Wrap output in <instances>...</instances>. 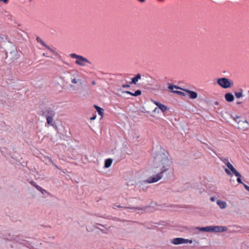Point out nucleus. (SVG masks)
<instances>
[{"label":"nucleus","instance_id":"31","mask_svg":"<svg viewBox=\"0 0 249 249\" xmlns=\"http://www.w3.org/2000/svg\"><path fill=\"white\" fill-rule=\"evenodd\" d=\"M71 82L73 84H75L77 82V80H76V79H73L72 80H71Z\"/></svg>","mask_w":249,"mask_h":249},{"label":"nucleus","instance_id":"13","mask_svg":"<svg viewBox=\"0 0 249 249\" xmlns=\"http://www.w3.org/2000/svg\"><path fill=\"white\" fill-rule=\"evenodd\" d=\"M212 226H208L206 227H196V229L199 230V231H206V232H209V231H212Z\"/></svg>","mask_w":249,"mask_h":249},{"label":"nucleus","instance_id":"37","mask_svg":"<svg viewBox=\"0 0 249 249\" xmlns=\"http://www.w3.org/2000/svg\"><path fill=\"white\" fill-rule=\"evenodd\" d=\"M96 118V115H94L93 117H92L90 119L91 120H94Z\"/></svg>","mask_w":249,"mask_h":249},{"label":"nucleus","instance_id":"41","mask_svg":"<svg viewBox=\"0 0 249 249\" xmlns=\"http://www.w3.org/2000/svg\"><path fill=\"white\" fill-rule=\"evenodd\" d=\"M157 107H156V108H155V109H154V111H157Z\"/></svg>","mask_w":249,"mask_h":249},{"label":"nucleus","instance_id":"36","mask_svg":"<svg viewBox=\"0 0 249 249\" xmlns=\"http://www.w3.org/2000/svg\"><path fill=\"white\" fill-rule=\"evenodd\" d=\"M39 191H40L42 194H43L44 192H46V191L42 188V189L39 190Z\"/></svg>","mask_w":249,"mask_h":249},{"label":"nucleus","instance_id":"23","mask_svg":"<svg viewBox=\"0 0 249 249\" xmlns=\"http://www.w3.org/2000/svg\"><path fill=\"white\" fill-rule=\"evenodd\" d=\"M183 240L184 241H183V244H185V243H188L191 244L192 243V240H188V239H186L183 238Z\"/></svg>","mask_w":249,"mask_h":249},{"label":"nucleus","instance_id":"8","mask_svg":"<svg viewBox=\"0 0 249 249\" xmlns=\"http://www.w3.org/2000/svg\"><path fill=\"white\" fill-rule=\"evenodd\" d=\"M213 232H224L227 230V228L224 226H212Z\"/></svg>","mask_w":249,"mask_h":249},{"label":"nucleus","instance_id":"27","mask_svg":"<svg viewBox=\"0 0 249 249\" xmlns=\"http://www.w3.org/2000/svg\"><path fill=\"white\" fill-rule=\"evenodd\" d=\"M244 188L246 189V190L248 191L249 192V186L245 184H243Z\"/></svg>","mask_w":249,"mask_h":249},{"label":"nucleus","instance_id":"29","mask_svg":"<svg viewBox=\"0 0 249 249\" xmlns=\"http://www.w3.org/2000/svg\"><path fill=\"white\" fill-rule=\"evenodd\" d=\"M129 87H130L129 85H128V84H123L122 85V87L124 88H129Z\"/></svg>","mask_w":249,"mask_h":249},{"label":"nucleus","instance_id":"2","mask_svg":"<svg viewBox=\"0 0 249 249\" xmlns=\"http://www.w3.org/2000/svg\"><path fill=\"white\" fill-rule=\"evenodd\" d=\"M39 114L46 118L47 124L54 126L53 118L56 113L53 107H47L44 110H41Z\"/></svg>","mask_w":249,"mask_h":249},{"label":"nucleus","instance_id":"4","mask_svg":"<svg viewBox=\"0 0 249 249\" xmlns=\"http://www.w3.org/2000/svg\"><path fill=\"white\" fill-rule=\"evenodd\" d=\"M217 83L224 89L229 88L233 85L232 81L225 77L218 78L217 80Z\"/></svg>","mask_w":249,"mask_h":249},{"label":"nucleus","instance_id":"38","mask_svg":"<svg viewBox=\"0 0 249 249\" xmlns=\"http://www.w3.org/2000/svg\"><path fill=\"white\" fill-rule=\"evenodd\" d=\"M114 206L115 207H119V208H123L122 206H121L120 205H115ZM124 208H125L126 207H124Z\"/></svg>","mask_w":249,"mask_h":249},{"label":"nucleus","instance_id":"18","mask_svg":"<svg viewBox=\"0 0 249 249\" xmlns=\"http://www.w3.org/2000/svg\"><path fill=\"white\" fill-rule=\"evenodd\" d=\"M112 162V160L111 159H107L105 160V168H108L110 166Z\"/></svg>","mask_w":249,"mask_h":249},{"label":"nucleus","instance_id":"42","mask_svg":"<svg viewBox=\"0 0 249 249\" xmlns=\"http://www.w3.org/2000/svg\"><path fill=\"white\" fill-rule=\"evenodd\" d=\"M95 83V82L94 81H93L92 82V84L94 85Z\"/></svg>","mask_w":249,"mask_h":249},{"label":"nucleus","instance_id":"9","mask_svg":"<svg viewBox=\"0 0 249 249\" xmlns=\"http://www.w3.org/2000/svg\"><path fill=\"white\" fill-rule=\"evenodd\" d=\"M184 91L189 94V97L191 99H194L196 98L197 97V94L196 92L191 91L189 89H185Z\"/></svg>","mask_w":249,"mask_h":249},{"label":"nucleus","instance_id":"39","mask_svg":"<svg viewBox=\"0 0 249 249\" xmlns=\"http://www.w3.org/2000/svg\"><path fill=\"white\" fill-rule=\"evenodd\" d=\"M138 0L141 2H143L145 1V0Z\"/></svg>","mask_w":249,"mask_h":249},{"label":"nucleus","instance_id":"21","mask_svg":"<svg viewBox=\"0 0 249 249\" xmlns=\"http://www.w3.org/2000/svg\"><path fill=\"white\" fill-rule=\"evenodd\" d=\"M233 119L238 124H239L240 122V121L239 120V119L240 118L239 116H235V117L232 116Z\"/></svg>","mask_w":249,"mask_h":249},{"label":"nucleus","instance_id":"32","mask_svg":"<svg viewBox=\"0 0 249 249\" xmlns=\"http://www.w3.org/2000/svg\"><path fill=\"white\" fill-rule=\"evenodd\" d=\"M9 0H0V1H2L4 3H7Z\"/></svg>","mask_w":249,"mask_h":249},{"label":"nucleus","instance_id":"10","mask_svg":"<svg viewBox=\"0 0 249 249\" xmlns=\"http://www.w3.org/2000/svg\"><path fill=\"white\" fill-rule=\"evenodd\" d=\"M233 174L237 177V181L238 182V183H240V184H244L242 180H241V174L235 169V170H233V171H231Z\"/></svg>","mask_w":249,"mask_h":249},{"label":"nucleus","instance_id":"25","mask_svg":"<svg viewBox=\"0 0 249 249\" xmlns=\"http://www.w3.org/2000/svg\"><path fill=\"white\" fill-rule=\"evenodd\" d=\"M225 171L228 175H231V172L229 169L226 168L225 169Z\"/></svg>","mask_w":249,"mask_h":249},{"label":"nucleus","instance_id":"24","mask_svg":"<svg viewBox=\"0 0 249 249\" xmlns=\"http://www.w3.org/2000/svg\"><path fill=\"white\" fill-rule=\"evenodd\" d=\"M151 101L155 104L158 107H159L161 103L156 101H155L153 99L151 100Z\"/></svg>","mask_w":249,"mask_h":249},{"label":"nucleus","instance_id":"3","mask_svg":"<svg viewBox=\"0 0 249 249\" xmlns=\"http://www.w3.org/2000/svg\"><path fill=\"white\" fill-rule=\"evenodd\" d=\"M70 57L72 58H76L75 64L80 66H85L86 63L91 64V62L86 58L82 55H77L72 53L70 54Z\"/></svg>","mask_w":249,"mask_h":249},{"label":"nucleus","instance_id":"15","mask_svg":"<svg viewBox=\"0 0 249 249\" xmlns=\"http://www.w3.org/2000/svg\"><path fill=\"white\" fill-rule=\"evenodd\" d=\"M217 204L221 209H225L227 206L226 202L218 200L217 201Z\"/></svg>","mask_w":249,"mask_h":249},{"label":"nucleus","instance_id":"1","mask_svg":"<svg viewBox=\"0 0 249 249\" xmlns=\"http://www.w3.org/2000/svg\"><path fill=\"white\" fill-rule=\"evenodd\" d=\"M155 161L156 162H160V173L162 174L168 171L173 164L171 159L164 154L157 155L155 158Z\"/></svg>","mask_w":249,"mask_h":249},{"label":"nucleus","instance_id":"19","mask_svg":"<svg viewBox=\"0 0 249 249\" xmlns=\"http://www.w3.org/2000/svg\"><path fill=\"white\" fill-rule=\"evenodd\" d=\"M161 111L162 112H165V111H166L167 110V107L166 106L164 105H162L161 104H160V105L159 107H158Z\"/></svg>","mask_w":249,"mask_h":249},{"label":"nucleus","instance_id":"33","mask_svg":"<svg viewBox=\"0 0 249 249\" xmlns=\"http://www.w3.org/2000/svg\"><path fill=\"white\" fill-rule=\"evenodd\" d=\"M178 93L180 95L184 96L185 94L183 92L181 91H178Z\"/></svg>","mask_w":249,"mask_h":249},{"label":"nucleus","instance_id":"17","mask_svg":"<svg viewBox=\"0 0 249 249\" xmlns=\"http://www.w3.org/2000/svg\"><path fill=\"white\" fill-rule=\"evenodd\" d=\"M141 78V75L139 73L137 74L132 79L131 83L136 84L137 82Z\"/></svg>","mask_w":249,"mask_h":249},{"label":"nucleus","instance_id":"14","mask_svg":"<svg viewBox=\"0 0 249 249\" xmlns=\"http://www.w3.org/2000/svg\"><path fill=\"white\" fill-rule=\"evenodd\" d=\"M123 93H126L133 96H137L140 95L142 94V91L141 90L138 89L134 93H132L129 91H124Z\"/></svg>","mask_w":249,"mask_h":249},{"label":"nucleus","instance_id":"43","mask_svg":"<svg viewBox=\"0 0 249 249\" xmlns=\"http://www.w3.org/2000/svg\"><path fill=\"white\" fill-rule=\"evenodd\" d=\"M21 244H25V243H23V242H21Z\"/></svg>","mask_w":249,"mask_h":249},{"label":"nucleus","instance_id":"11","mask_svg":"<svg viewBox=\"0 0 249 249\" xmlns=\"http://www.w3.org/2000/svg\"><path fill=\"white\" fill-rule=\"evenodd\" d=\"M225 98L227 101L231 102L234 100V96L231 93H226L225 95Z\"/></svg>","mask_w":249,"mask_h":249},{"label":"nucleus","instance_id":"12","mask_svg":"<svg viewBox=\"0 0 249 249\" xmlns=\"http://www.w3.org/2000/svg\"><path fill=\"white\" fill-rule=\"evenodd\" d=\"M183 238H175L172 240V243L175 245H179L183 244Z\"/></svg>","mask_w":249,"mask_h":249},{"label":"nucleus","instance_id":"34","mask_svg":"<svg viewBox=\"0 0 249 249\" xmlns=\"http://www.w3.org/2000/svg\"><path fill=\"white\" fill-rule=\"evenodd\" d=\"M210 200L211 201H215V198L213 196H212L210 198Z\"/></svg>","mask_w":249,"mask_h":249},{"label":"nucleus","instance_id":"30","mask_svg":"<svg viewBox=\"0 0 249 249\" xmlns=\"http://www.w3.org/2000/svg\"><path fill=\"white\" fill-rule=\"evenodd\" d=\"M30 184L32 185L33 186H35V185L36 184L34 181H31L30 182Z\"/></svg>","mask_w":249,"mask_h":249},{"label":"nucleus","instance_id":"22","mask_svg":"<svg viewBox=\"0 0 249 249\" xmlns=\"http://www.w3.org/2000/svg\"><path fill=\"white\" fill-rule=\"evenodd\" d=\"M168 88L171 90H173L174 88L178 89V87L176 86L172 85V84H169Z\"/></svg>","mask_w":249,"mask_h":249},{"label":"nucleus","instance_id":"7","mask_svg":"<svg viewBox=\"0 0 249 249\" xmlns=\"http://www.w3.org/2000/svg\"><path fill=\"white\" fill-rule=\"evenodd\" d=\"M219 159L227 165V166L228 167L229 169L231 170V171L235 170V168L233 167L232 164L229 161L228 159L224 157H220Z\"/></svg>","mask_w":249,"mask_h":249},{"label":"nucleus","instance_id":"35","mask_svg":"<svg viewBox=\"0 0 249 249\" xmlns=\"http://www.w3.org/2000/svg\"><path fill=\"white\" fill-rule=\"evenodd\" d=\"M127 208L130 209H133H133H138V208L134 207H127Z\"/></svg>","mask_w":249,"mask_h":249},{"label":"nucleus","instance_id":"40","mask_svg":"<svg viewBox=\"0 0 249 249\" xmlns=\"http://www.w3.org/2000/svg\"><path fill=\"white\" fill-rule=\"evenodd\" d=\"M49 160L50 161V162H51V163H53V160H52V159H51V158H49Z\"/></svg>","mask_w":249,"mask_h":249},{"label":"nucleus","instance_id":"16","mask_svg":"<svg viewBox=\"0 0 249 249\" xmlns=\"http://www.w3.org/2000/svg\"><path fill=\"white\" fill-rule=\"evenodd\" d=\"M94 107L96 109L98 114L101 116H103L104 114V109L100 107L97 105H94Z\"/></svg>","mask_w":249,"mask_h":249},{"label":"nucleus","instance_id":"6","mask_svg":"<svg viewBox=\"0 0 249 249\" xmlns=\"http://www.w3.org/2000/svg\"><path fill=\"white\" fill-rule=\"evenodd\" d=\"M36 40L38 42H39L41 45L44 46L46 49H47L50 53H52L54 55H57V53L53 49L51 48L48 45L44 43V42L41 40L39 37H37Z\"/></svg>","mask_w":249,"mask_h":249},{"label":"nucleus","instance_id":"20","mask_svg":"<svg viewBox=\"0 0 249 249\" xmlns=\"http://www.w3.org/2000/svg\"><path fill=\"white\" fill-rule=\"evenodd\" d=\"M234 94L237 98H240L243 96L242 92H235Z\"/></svg>","mask_w":249,"mask_h":249},{"label":"nucleus","instance_id":"5","mask_svg":"<svg viewBox=\"0 0 249 249\" xmlns=\"http://www.w3.org/2000/svg\"><path fill=\"white\" fill-rule=\"evenodd\" d=\"M162 177L163 174L160 172L157 175L154 176L153 177H151L149 178L146 180H145L144 182L149 183H154L157 182L160 179L162 178Z\"/></svg>","mask_w":249,"mask_h":249},{"label":"nucleus","instance_id":"26","mask_svg":"<svg viewBox=\"0 0 249 249\" xmlns=\"http://www.w3.org/2000/svg\"><path fill=\"white\" fill-rule=\"evenodd\" d=\"M43 56L48 57H53L52 56L49 55L48 53H43Z\"/></svg>","mask_w":249,"mask_h":249},{"label":"nucleus","instance_id":"28","mask_svg":"<svg viewBox=\"0 0 249 249\" xmlns=\"http://www.w3.org/2000/svg\"><path fill=\"white\" fill-rule=\"evenodd\" d=\"M35 187L38 190V191L39 190H41L42 189V188L41 187H40L39 186H38V185L36 184L35 186Z\"/></svg>","mask_w":249,"mask_h":249}]
</instances>
